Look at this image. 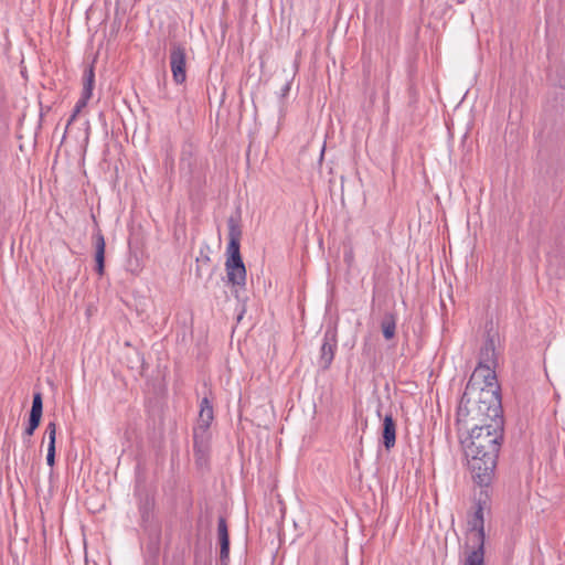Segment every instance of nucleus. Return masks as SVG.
<instances>
[{"label":"nucleus","mask_w":565,"mask_h":565,"mask_svg":"<svg viewBox=\"0 0 565 565\" xmlns=\"http://www.w3.org/2000/svg\"><path fill=\"white\" fill-rule=\"evenodd\" d=\"M465 454L473 481L488 487L494 476L497 460L503 440L504 423L494 422L486 426L470 428Z\"/></svg>","instance_id":"obj_1"},{"label":"nucleus","mask_w":565,"mask_h":565,"mask_svg":"<svg viewBox=\"0 0 565 565\" xmlns=\"http://www.w3.org/2000/svg\"><path fill=\"white\" fill-rule=\"evenodd\" d=\"M227 227L228 244L226 248L227 258L225 269L228 282L236 288L235 292L237 294L238 288H244L246 285V268L241 255L242 226L239 211L228 217Z\"/></svg>","instance_id":"obj_2"},{"label":"nucleus","mask_w":565,"mask_h":565,"mask_svg":"<svg viewBox=\"0 0 565 565\" xmlns=\"http://www.w3.org/2000/svg\"><path fill=\"white\" fill-rule=\"evenodd\" d=\"M475 384H480V381H468L457 408L456 422L459 431L463 429L468 433L470 428L489 425L482 409L480 411V406L473 399Z\"/></svg>","instance_id":"obj_3"},{"label":"nucleus","mask_w":565,"mask_h":565,"mask_svg":"<svg viewBox=\"0 0 565 565\" xmlns=\"http://www.w3.org/2000/svg\"><path fill=\"white\" fill-rule=\"evenodd\" d=\"M473 396L489 424L504 423L500 387L495 381L480 380V384H475Z\"/></svg>","instance_id":"obj_4"},{"label":"nucleus","mask_w":565,"mask_h":565,"mask_svg":"<svg viewBox=\"0 0 565 565\" xmlns=\"http://www.w3.org/2000/svg\"><path fill=\"white\" fill-rule=\"evenodd\" d=\"M495 366H497V353H495L494 337L491 335L490 333H488V337L480 349L478 365L475 369V371L472 372L469 380L495 381V373H494Z\"/></svg>","instance_id":"obj_5"},{"label":"nucleus","mask_w":565,"mask_h":565,"mask_svg":"<svg viewBox=\"0 0 565 565\" xmlns=\"http://www.w3.org/2000/svg\"><path fill=\"white\" fill-rule=\"evenodd\" d=\"M170 67L175 84H183L186 79V50L180 43L171 44Z\"/></svg>","instance_id":"obj_6"},{"label":"nucleus","mask_w":565,"mask_h":565,"mask_svg":"<svg viewBox=\"0 0 565 565\" xmlns=\"http://www.w3.org/2000/svg\"><path fill=\"white\" fill-rule=\"evenodd\" d=\"M338 347L337 330L327 329L323 334V341L320 349L319 365L322 370H328L334 359Z\"/></svg>","instance_id":"obj_7"},{"label":"nucleus","mask_w":565,"mask_h":565,"mask_svg":"<svg viewBox=\"0 0 565 565\" xmlns=\"http://www.w3.org/2000/svg\"><path fill=\"white\" fill-rule=\"evenodd\" d=\"M486 500H482L481 497L478 499L476 503V511L472 518L468 521L469 533L473 534L475 542H484V510Z\"/></svg>","instance_id":"obj_8"},{"label":"nucleus","mask_w":565,"mask_h":565,"mask_svg":"<svg viewBox=\"0 0 565 565\" xmlns=\"http://www.w3.org/2000/svg\"><path fill=\"white\" fill-rule=\"evenodd\" d=\"M217 539L220 543L221 565H227L230 561V534L226 519L220 516L217 521Z\"/></svg>","instance_id":"obj_9"},{"label":"nucleus","mask_w":565,"mask_h":565,"mask_svg":"<svg viewBox=\"0 0 565 565\" xmlns=\"http://www.w3.org/2000/svg\"><path fill=\"white\" fill-rule=\"evenodd\" d=\"M210 429L194 426L193 428V451L196 460L205 458L209 450Z\"/></svg>","instance_id":"obj_10"},{"label":"nucleus","mask_w":565,"mask_h":565,"mask_svg":"<svg viewBox=\"0 0 565 565\" xmlns=\"http://www.w3.org/2000/svg\"><path fill=\"white\" fill-rule=\"evenodd\" d=\"M180 169L192 175L196 169V147L192 142H184L180 157Z\"/></svg>","instance_id":"obj_11"},{"label":"nucleus","mask_w":565,"mask_h":565,"mask_svg":"<svg viewBox=\"0 0 565 565\" xmlns=\"http://www.w3.org/2000/svg\"><path fill=\"white\" fill-rule=\"evenodd\" d=\"M382 441L386 450L392 449L396 443V423L391 413L383 418Z\"/></svg>","instance_id":"obj_12"},{"label":"nucleus","mask_w":565,"mask_h":565,"mask_svg":"<svg viewBox=\"0 0 565 565\" xmlns=\"http://www.w3.org/2000/svg\"><path fill=\"white\" fill-rule=\"evenodd\" d=\"M213 419L214 409L212 402L207 396H204L200 402V412L195 426L210 429Z\"/></svg>","instance_id":"obj_13"},{"label":"nucleus","mask_w":565,"mask_h":565,"mask_svg":"<svg viewBox=\"0 0 565 565\" xmlns=\"http://www.w3.org/2000/svg\"><path fill=\"white\" fill-rule=\"evenodd\" d=\"M95 244V262H96V271L99 276L104 274L105 269V238L100 232L94 236Z\"/></svg>","instance_id":"obj_14"},{"label":"nucleus","mask_w":565,"mask_h":565,"mask_svg":"<svg viewBox=\"0 0 565 565\" xmlns=\"http://www.w3.org/2000/svg\"><path fill=\"white\" fill-rule=\"evenodd\" d=\"M397 316L395 312L387 311L384 313L380 327L385 340H392L396 333Z\"/></svg>","instance_id":"obj_15"},{"label":"nucleus","mask_w":565,"mask_h":565,"mask_svg":"<svg viewBox=\"0 0 565 565\" xmlns=\"http://www.w3.org/2000/svg\"><path fill=\"white\" fill-rule=\"evenodd\" d=\"M463 565H484V542H475V546L468 552Z\"/></svg>","instance_id":"obj_16"},{"label":"nucleus","mask_w":565,"mask_h":565,"mask_svg":"<svg viewBox=\"0 0 565 565\" xmlns=\"http://www.w3.org/2000/svg\"><path fill=\"white\" fill-rule=\"evenodd\" d=\"M94 84H95V72H94V66L90 65L85 68L84 74H83L82 95H84L85 98L92 97Z\"/></svg>","instance_id":"obj_17"},{"label":"nucleus","mask_w":565,"mask_h":565,"mask_svg":"<svg viewBox=\"0 0 565 565\" xmlns=\"http://www.w3.org/2000/svg\"><path fill=\"white\" fill-rule=\"evenodd\" d=\"M46 433L49 435L46 462L50 467H53V465L55 462V435H56L54 423L49 424Z\"/></svg>","instance_id":"obj_18"},{"label":"nucleus","mask_w":565,"mask_h":565,"mask_svg":"<svg viewBox=\"0 0 565 565\" xmlns=\"http://www.w3.org/2000/svg\"><path fill=\"white\" fill-rule=\"evenodd\" d=\"M153 499L149 495L142 498L139 502V512L143 522H148L153 510Z\"/></svg>","instance_id":"obj_19"},{"label":"nucleus","mask_w":565,"mask_h":565,"mask_svg":"<svg viewBox=\"0 0 565 565\" xmlns=\"http://www.w3.org/2000/svg\"><path fill=\"white\" fill-rule=\"evenodd\" d=\"M34 430H35V393L32 396V405H31L30 415H29V424H28V427L25 428V436L28 438H31ZM28 441H30V439H28Z\"/></svg>","instance_id":"obj_20"},{"label":"nucleus","mask_w":565,"mask_h":565,"mask_svg":"<svg viewBox=\"0 0 565 565\" xmlns=\"http://www.w3.org/2000/svg\"><path fill=\"white\" fill-rule=\"evenodd\" d=\"M89 99L90 98H85V96L82 95L81 98L77 100L75 107L82 110L83 108L86 107Z\"/></svg>","instance_id":"obj_21"},{"label":"nucleus","mask_w":565,"mask_h":565,"mask_svg":"<svg viewBox=\"0 0 565 565\" xmlns=\"http://www.w3.org/2000/svg\"><path fill=\"white\" fill-rule=\"evenodd\" d=\"M41 416H42V397L38 393V426L40 425Z\"/></svg>","instance_id":"obj_22"},{"label":"nucleus","mask_w":565,"mask_h":565,"mask_svg":"<svg viewBox=\"0 0 565 565\" xmlns=\"http://www.w3.org/2000/svg\"><path fill=\"white\" fill-rule=\"evenodd\" d=\"M81 111H82L81 109H78V108L74 107L73 113H72V115H71V117H70V119L67 120V126H70V125L75 120V118L77 117V115H78Z\"/></svg>","instance_id":"obj_23"},{"label":"nucleus","mask_w":565,"mask_h":565,"mask_svg":"<svg viewBox=\"0 0 565 565\" xmlns=\"http://www.w3.org/2000/svg\"><path fill=\"white\" fill-rule=\"evenodd\" d=\"M362 353L370 356L372 354L371 344H369L367 342H364Z\"/></svg>","instance_id":"obj_24"},{"label":"nucleus","mask_w":565,"mask_h":565,"mask_svg":"<svg viewBox=\"0 0 565 565\" xmlns=\"http://www.w3.org/2000/svg\"><path fill=\"white\" fill-rule=\"evenodd\" d=\"M290 89V84L286 83V85L281 88L282 96L287 95Z\"/></svg>","instance_id":"obj_25"},{"label":"nucleus","mask_w":565,"mask_h":565,"mask_svg":"<svg viewBox=\"0 0 565 565\" xmlns=\"http://www.w3.org/2000/svg\"><path fill=\"white\" fill-rule=\"evenodd\" d=\"M200 262H202L203 264H209L210 257L207 255H205L202 259L196 258V263H200Z\"/></svg>","instance_id":"obj_26"},{"label":"nucleus","mask_w":565,"mask_h":565,"mask_svg":"<svg viewBox=\"0 0 565 565\" xmlns=\"http://www.w3.org/2000/svg\"><path fill=\"white\" fill-rule=\"evenodd\" d=\"M202 268L200 267V265L196 266V269H195V273H196V276L198 277H201L202 276Z\"/></svg>","instance_id":"obj_27"},{"label":"nucleus","mask_w":565,"mask_h":565,"mask_svg":"<svg viewBox=\"0 0 565 565\" xmlns=\"http://www.w3.org/2000/svg\"><path fill=\"white\" fill-rule=\"evenodd\" d=\"M244 312H245V310L243 309L242 312L238 315V317H237L238 321L242 319Z\"/></svg>","instance_id":"obj_28"},{"label":"nucleus","mask_w":565,"mask_h":565,"mask_svg":"<svg viewBox=\"0 0 565 565\" xmlns=\"http://www.w3.org/2000/svg\"><path fill=\"white\" fill-rule=\"evenodd\" d=\"M456 1H457V3H459V4H462V3H465L467 0H456Z\"/></svg>","instance_id":"obj_29"},{"label":"nucleus","mask_w":565,"mask_h":565,"mask_svg":"<svg viewBox=\"0 0 565 565\" xmlns=\"http://www.w3.org/2000/svg\"><path fill=\"white\" fill-rule=\"evenodd\" d=\"M348 258H350V259H351V258H352V255H351V254H350V255L345 254V260H347Z\"/></svg>","instance_id":"obj_30"}]
</instances>
